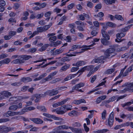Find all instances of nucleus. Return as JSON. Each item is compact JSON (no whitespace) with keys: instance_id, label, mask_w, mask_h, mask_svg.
Here are the masks:
<instances>
[{"instance_id":"nucleus-20","label":"nucleus","mask_w":133,"mask_h":133,"mask_svg":"<svg viewBox=\"0 0 133 133\" xmlns=\"http://www.w3.org/2000/svg\"><path fill=\"white\" fill-rule=\"evenodd\" d=\"M68 115L71 117L77 116L78 115V112L75 110H72L68 113Z\"/></svg>"},{"instance_id":"nucleus-32","label":"nucleus","mask_w":133,"mask_h":133,"mask_svg":"<svg viewBox=\"0 0 133 133\" xmlns=\"http://www.w3.org/2000/svg\"><path fill=\"white\" fill-rule=\"evenodd\" d=\"M128 48L126 46L121 47L119 48H118L116 49V50L118 52H120L122 51L128 49Z\"/></svg>"},{"instance_id":"nucleus-52","label":"nucleus","mask_w":133,"mask_h":133,"mask_svg":"<svg viewBox=\"0 0 133 133\" xmlns=\"http://www.w3.org/2000/svg\"><path fill=\"white\" fill-rule=\"evenodd\" d=\"M43 29V27L42 26L37 27V30L38 33L44 31Z\"/></svg>"},{"instance_id":"nucleus-22","label":"nucleus","mask_w":133,"mask_h":133,"mask_svg":"<svg viewBox=\"0 0 133 133\" xmlns=\"http://www.w3.org/2000/svg\"><path fill=\"white\" fill-rule=\"evenodd\" d=\"M49 46V45L48 44H44L39 49V50L41 52L45 50Z\"/></svg>"},{"instance_id":"nucleus-15","label":"nucleus","mask_w":133,"mask_h":133,"mask_svg":"<svg viewBox=\"0 0 133 133\" xmlns=\"http://www.w3.org/2000/svg\"><path fill=\"white\" fill-rule=\"evenodd\" d=\"M11 61L10 59L9 58H6L3 59L0 61V66L2 64H8Z\"/></svg>"},{"instance_id":"nucleus-63","label":"nucleus","mask_w":133,"mask_h":133,"mask_svg":"<svg viewBox=\"0 0 133 133\" xmlns=\"http://www.w3.org/2000/svg\"><path fill=\"white\" fill-rule=\"evenodd\" d=\"M8 22H16V20L14 18H11L8 20Z\"/></svg>"},{"instance_id":"nucleus-53","label":"nucleus","mask_w":133,"mask_h":133,"mask_svg":"<svg viewBox=\"0 0 133 133\" xmlns=\"http://www.w3.org/2000/svg\"><path fill=\"white\" fill-rule=\"evenodd\" d=\"M75 4L74 3H71L69 4L67 6V8L68 10H70L72 9L74 6Z\"/></svg>"},{"instance_id":"nucleus-2","label":"nucleus","mask_w":133,"mask_h":133,"mask_svg":"<svg viewBox=\"0 0 133 133\" xmlns=\"http://www.w3.org/2000/svg\"><path fill=\"white\" fill-rule=\"evenodd\" d=\"M108 26L106 24L103 27V29L101 30V32L103 37L104 38L101 40L102 43L104 45H109L110 42L108 40L110 39V36L105 30L107 28Z\"/></svg>"},{"instance_id":"nucleus-40","label":"nucleus","mask_w":133,"mask_h":133,"mask_svg":"<svg viewBox=\"0 0 133 133\" xmlns=\"http://www.w3.org/2000/svg\"><path fill=\"white\" fill-rule=\"evenodd\" d=\"M81 48L80 45H75L72 46L71 49L72 50H76L78 48L80 49Z\"/></svg>"},{"instance_id":"nucleus-64","label":"nucleus","mask_w":133,"mask_h":133,"mask_svg":"<svg viewBox=\"0 0 133 133\" xmlns=\"http://www.w3.org/2000/svg\"><path fill=\"white\" fill-rule=\"evenodd\" d=\"M61 9L57 8H56L54 10V12H56L57 13H59L61 11Z\"/></svg>"},{"instance_id":"nucleus-21","label":"nucleus","mask_w":133,"mask_h":133,"mask_svg":"<svg viewBox=\"0 0 133 133\" xmlns=\"http://www.w3.org/2000/svg\"><path fill=\"white\" fill-rule=\"evenodd\" d=\"M58 93L57 90H55L54 89L49 90V94L50 96H52L57 95Z\"/></svg>"},{"instance_id":"nucleus-18","label":"nucleus","mask_w":133,"mask_h":133,"mask_svg":"<svg viewBox=\"0 0 133 133\" xmlns=\"http://www.w3.org/2000/svg\"><path fill=\"white\" fill-rule=\"evenodd\" d=\"M86 62L83 61H80L77 62L76 64H73V65L76 66L78 67L85 64Z\"/></svg>"},{"instance_id":"nucleus-10","label":"nucleus","mask_w":133,"mask_h":133,"mask_svg":"<svg viewBox=\"0 0 133 133\" xmlns=\"http://www.w3.org/2000/svg\"><path fill=\"white\" fill-rule=\"evenodd\" d=\"M75 23L77 25H80V26H77V28L79 30L82 31L84 30L83 28L84 26V24L83 22L80 21H77L75 22Z\"/></svg>"},{"instance_id":"nucleus-30","label":"nucleus","mask_w":133,"mask_h":133,"mask_svg":"<svg viewBox=\"0 0 133 133\" xmlns=\"http://www.w3.org/2000/svg\"><path fill=\"white\" fill-rule=\"evenodd\" d=\"M37 108L38 109L41 111H42L44 112H46L47 110L46 108L44 106H38Z\"/></svg>"},{"instance_id":"nucleus-58","label":"nucleus","mask_w":133,"mask_h":133,"mask_svg":"<svg viewBox=\"0 0 133 133\" xmlns=\"http://www.w3.org/2000/svg\"><path fill=\"white\" fill-rule=\"evenodd\" d=\"M85 19L84 17V15L83 14H81L79 15V19L81 21H83Z\"/></svg>"},{"instance_id":"nucleus-54","label":"nucleus","mask_w":133,"mask_h":133,"mask_svg":"<svg viewBox=\"0 0 133 133\" xmlns=\"http://www.w3.org/2000/svg\"><path fill=\"white\" fill-rule=\"evenodd\" d=\"M73 126L74 127H79L81 126V124L79 122H75L73 124Z\"/></svg>"},{"instance_id":"nucleus-14","label":"nucleus","mask_w":133,"mask_h":133,"mask_svg":"<svg viewBox=\"0 0 133 133\" xmlns=\"http://www.w3.org/2000/svg\"><path fill=\"white\" fill-rule=\"evenodd\" d=\"M70 130L75 133H83L81 129L74 128L71 127Z\"/></svg>"},{"instance_id":"nucleus-11","label":"nucleus","mask_w":133,"mask_h":133,"mask_svg":"<svg viewBox=\"0 0 133 133\" xmlns=\"http://www.w3.org/2000/svg\"><path fill=\"white\" fill-rule=\"evenodd\" d=\"M30 119L36 124H41L43 122V121L39 118H30Z\"/></svg>"},{"instance_id":"nucleus-60","label":"nucleus","mask_w":133,"mask_h":133,"mask_svg":"<svg viewBox=\"0 0 133 133\" xmlns=\"http://www.w3.org/2000/svg\"><path fill=\"white\" fill-rule=\"evenodd\" d=\"M44 15V14L42 12L40 14H38L36 16V17L37 19H39L42 17Z\"/></svg>"},{"instance_id":"nucleus-49","label":"nucleus","mask_w":133,"mask_h":133,"mask_svg":"<svg viewBox=\"0 0 133 133\" xmlns=\"http://www.w3.org/2000/svg\"><path fill=\"white\" fill-rule=\"evenodd\" d=\"M84 85V84L82 82H81L79 83L76 85V86H77L78 89L79 88L81 87H83Z\"/></svg>"},{"instance_id":"nucleus-1","label":"nucleus","mask_w":133,"mask_h":133,"mask_svg":"<svg viewBox=\"0 0 133 133\" xmlns=\"http://www.w3.org/2000/svg\"><path fill=\"white\" fill-rule=\"evenodd\" d=\"M70 98H67L60 102H58L53 104V107H56L59 106H62L55 110L57 114L58 115L63 114L65 113L66 111L71 110V108L72 107L71 105L67 104L62 106L65 104L67 101H70Z\"/></svg>"},{"instance_id":"nucleus-50","label":"nucleus","mask_w":133,"mask_h":133,"mask_svg":"<svg viewBox=\"0 0 133 133\" xmlns=\"http://www.w3.org/2000/svg\"><path fill=\"white\" fill-rule=\"evenodd\" d=\"M94 60L95 63H100L102 62L103 60L100 58L95 59H94Z\"/></svg>"},{"instance_id":"nucleus-3","label":"nucleus","mask_w":133,"mask_h":133,"mask_svg":"<svg viewBox=\"0 0 133 133\" xmlns=\"http://www.w3.org/2000/svg\"><path fill=\"white\" fill-rule=\"evenodd\" d=\"M22 59H16L12 61L11 63L13 64H21L24 62V60H28L30 58H31L32 57L31 56L26 55H23L21 57Z\"/></svg>"},{"instance_id":"nucleus-25","label":"nucleus","mask_w":133,"mask_h":133,"mask_svg":"<svg viewBox=\"0 0 133 133\" xmlns=\"http://www.w3.org/2000/svg\"><path fill=\"white\" fill-rule=\"evenodd\" d=\"M133 25L132 24H131L128 25L125 27L122 28L121 29V31L123 32H125L129 30L130 28Z\"/></svg>"},{"instance_id":"nucleus-43","label":"nucleus","mask_w":133,"mask_h":133,"mask_svg":"<svg viewBox=\"0 0 133 133\" xmlns=\"http://www.w3.org/2000/svg\"><path fill=\"white\" fill-rule=\"evenodd\" d=\"M16 33V32L15 31H11L9 32V35L11 38L12 36L15 35Z\"/></svg>"},{"instance_id":"nucleus-46","label":"nucleus","mask_w":133,"mask_h":133,"mask_svg":"<svg viewBox=\"0 0 133 133\" xmlns=\"http://www.w3.org/2000/svg\"><path fill=\"white\" fill-rule=\"evenodd\" d=\"M70 74L68 75L63 80V82H65L67 81L70 80L72 79L71 76Z\"/></svg>"},{"instance_id":"nucleus-19","label":"nucleus","mask_w":133,"mask_h":133,"mask_svg":"<svg viewBox=\"0 0 133 133\" xmlns=\"http://www.w3.org/2000/svg\"><path fill=\"white\" fill-rule=\"evenodd\" d=\"M1 96V95L4 96L6 97H8L11 95L10 92L8 91H3L0 92Z\"/></svg>"},{"instance_id":"nucleus-7","label":"nucleus","mask_w":133,"mask_h":133,"mask_svg":"<svg viewBox=\"0 0 133 133\" xmlns=\"http://www.w3.org/2000/svg\"><path fill=\"white\" fill-rule=\"evenodd\" d=\"M85 66L86 70L89 71V73L87 74V77H90L92 74H94L93 69H94V66L92 65H87Z\"/></svg>"},{"instance_id":"nucleus-57","label":"nucleus","mask_w":133,"mask_h":133,"mask_svg":"<svg viewBox=\"0 0 133 133\" xmlns=\"http://www.w3.org/2000/svg\"><path fill=\"white\" fill-rule=\"evenodd\" d=\"M96 78L97 76L96 75L94 76L91 78L90 81V82L91 83H93L96 79Z\"/></svg>"},{"instance_id":"nucleus-23","label":"nucleus","mask_w":133,"mask_h":133,"mask_svg":"<svg viewBox=\"0 0 133 133\" xmlns=\"http://www.w3.org/2000/svg\"><path fill=\"white\" fill-rule=\"evenodd\" d=\"M109 130L107 129H99L95 131H94V133H105L107 131H109Z\"/></svg>"},{"instance_id":"nucleus-47","label":"nucleus","mask_w":133,"mask_h":133,"mask_svg":"<svg viewBox=\"0 0 133 133\" xmlns=\"http://www.w3.org/2000/svg\"><path fill=\"white\" fill-rule=\"evenodd\" d=\"M8 56V54H5L2 53L0 55V59H4V58L7 57Z\"/></svg>"},{"instance_id":"nucleus-8","label":"nucleus","mask_w":133,"mask_h":133,"mask_svg":"<svg viewBox=\"0 0 133 133\" xmlns=\"http://www.w3.org/2000/svg\"><path fill=\"white\" fill-rule=\"evenodd\" d=\"M114 112L113 111L111 112L109 116L108 121V125L110 127L112 126L114 123Z\"/></svg>"},{"instance_id":"nucleus-62","label":"nucleus","mask_w":133,"mask_h":133,"mask_svg":"<svg viewBox=\"0 0 133 133\" xmlns=\"http://www.w3.org/2000/svg\"><path fill=\"white\" fill-rule=\"evenodd\" d=\"M106 24L108 27H113L114 24L111 22H108L106 23Z\"/></svg>"},{"instance_id":"nucleus-61","label":"nucleus","mask_w":133,"mask_h":133,"mask_svg":"<svg viewBox=\"0 0 133 133\" xmlns=\"http://www.w3.org/2000/svg\"><path fill=\"white\" fill-rule=\"evenodd\" d=\"M94 26L97 28H99V23L97 21H95L93 22Z\"/></svg>"},{"instance_id":"nucleus-51","label":"nucleus","mask_w":133,"mask_h":133,"mask_svg":"<svg viewBox=\"0 0 133 133\" xmlns=\"http://www.w3.org/2000/svg\"><path fill=\"white\" fill-rule=\"evenodd\" d=\"M83 127L85 131L86 132H88L89 130V128L87 125L86 123H84L83 124Z\"/></svg>"},{"instance_id":"nucleus-39","label":"nucleus","mask_w":133,"mask_h":133,"mask_svg":"<svg viewBox=\"0 0 133 133\" xmlns=\"http://www.w3.org/2000/svg\"><path fill=\"white\" fill-rule=\"evenodd\" d=\"M104 16V13L102 12H100L98 13L97 15H94V16L96 17H99L101 18L103 17Z\"/></svg>"},{"instance_id":"nucleus-37","label":"nucleus","mask_w":133,"mask_h":133,"mask_svg":"<svg viewBox=\"0 0 133 133\" xmlns=\"http://www.w3.org/2000/svg\"><path fill=\"white\" fill-rule=\"evenodd\" d=\"M125 126H129L131 128L133 129V122H125Z\"/></svg>"},{"instance_id":"nucleus-41","label":"nucleus","mask_w":133,"mask_h":133,"mask_svg":"<svg viewBox=\"0 0 133 133\" xmlns=\"http://www.w3.org/2000/svg\"><path fill=\"white\" fill-rule=\"evenodd\" d=\"M56 36H54L50 37L49 38V40L52 43V44L53 42H54V41H55L56 40Z\"/></svg>"},{"instance_id":"nucleus-59","label":"nucleus","mask_w":133,"mask_h":133,"mask_svg":"<svg viewBox=\"0 0 133 133\" xmlns=\"http://www.w3.org/2000/svg\"><path fill=\"white\" fill-rule=\"evenodd\" d=\"M127 96V95L126 94H124V95H122L118 97L117 100L116 101H118L119 100L121 99H122L125 97H126Z\"/></svg>"},{"instance_id":"nucleus-48","label":"nucleus","mask_w":133,"mask_h":133,"mask_svg":"<svg viewBox=\"0 0 133 133\" xmlns=\"http://www.w3.org/2000/svg\"><path fill=\"white\" fill-rule=\"evenodd\" d=\"M85 67V66L79 70L77 71V73L81 72V74L83 72H84L85 70H86Z\"/></svg>"},{"instance_id":"nucleus-38","label":"nucleus","mask_w":133,"mask_h":133,"mask_svg":"<svg viewBox=\"0 0 133 133\" xmlns=\"http://www.w3.org/2000/svg\"><path fill=\"white\" fill-rule=\"evenodd\" d=\"M115 18L117 20L121 21H123V19L122 16L119 15H115Z\"/></svg>"},{"instance_id":"nucleus-36","label":"nucleus","mask_w":133,"mask_h":133,"mask_svg":"<svg viewBox=\"0 0 133 133\" xmlns=\"http://www.w3.org/2000/svg\"><path fill=\"white\" fill-rule=\"evenodd\" d=\"M18 115H22L24 114L25 112H28L26 108L22 109L21 111H18Z\"/></svg>"},{"instance_id":"nucleus-35","label":"nucleus","mask_w":133,"mask_h":133,"mask_svg":"<svg viewBox=\"0 0 133 133\" xmlns=\"http://www.w3.org/2000/svg\"><path fill=\"white\" fill-rule=\"evenodd\" d=\"M22 116H16L12 117L11 119L14 121L21 120L22 119Z\"/></svg>"},{"instance_id":"nucleus-34","label":"nucleus","mask_w":133,"mask_h":133,"mask_svg":"<svg viewBox=\"0 0 133 133\" xmlns=\"http://www.w3.org/2000/svg\"><path fill=\"white\" fill-rule=\"evenodd\" d=\"M102 119L103 120H105L106 118L107 111L105 110H104L102 114Z\"/></svg>"},{"instance_id":"nucleus-45","label":"nucleus","mask_w":133,"mask_h":133,"mask_svg":"<svg viewBox=\"0 0 133 133\" xmlns=\"http://www.w3.org/2000/svg\"><path fill=\"white\" fill-rule=\"evenodd\" d=\"M4 116L6 117L11 116V111H9L4 114Z\"/></svg>"},{"instance_id":"nucleus-12","label":"nucleus","mask_w":133,"mask_h":133,"mask_svg":"<svg viewBox=\"0 0 133 133\" xmlns=\"http://www.w3.org/2000/svg\"><path fill=\"white\" fill-rule=\"evenodd\" d=\"M73 103L75 104L79 105L82 103H85L86 102L84 99L81 98L78 100H75Z\"/></svg>"},{"instance_id":"nucleus-27","label":"nucleus","mask_w":133,"mask_h":133,"mask_svg":"<svg viewBox=\"0 0 133 133\" xmlns=\"http://www.w3.org/2000/svg\"><path fill=\"white\" fill-rule=\"evenodd\" d=\"M64 50L63 49L60 48L59 49H57L55 50L53 52V55H57L62 52Z\"/></svg>"},{"instance_id":"nucleus-13","label":"nucleus","mask_w":133,"mask_h":133,"mask_svg":"<svg viewBox=\"0 0 133 133\" xmlns=\"http://www.w3.org/2000/svg\"><path fill=\"white\" fill-rule=\"evenodd\" d=\"M71 127H69L65 125H62L58 126L57 128V130H61L68 129H71Z\"/></svg>"},{"instance_id":"nucleus-31","label":"nucleus","mask_w":133,"mask_h":133,"mask_svg":"<svg viewBox=\"0 0 133 133\" xmlns=\"http://www.w3.org/2000/svg\"><path fill=\"white\" fill-rule=\"evenodd\" d=\"M52 24L51 22H50L48 25H46L44 26L43 27L44 31H45L48 30L49 28H50L51 26L52 25Z\"/></svg>"},{"instance_id":"nucleus-33","label":"nucleus","mask_w":133,"mask_h":133,"mask_svg":"<svg viewBox=\"0 0 133 133\" xmlns=\"http://www.w3.org/2000/svg\"><path fill=\"white\" fill-rule=\"evenodd\" d=\"M18 108V106L16 105H12L10 107L9 109L12 111H15Z\"/></svg>"},{"instance_id":"nucleus-29","label":"nucleus","mask_w":133,"mask_h":133,"mask_svg":"<svg viewBox=\"0 0 133 133\" xmlns=\"http://www.w3.org/2000/svg\"><path fill=\"white\" fill-rule=\"evenodd\" d=\"M37 51V49L35 48H30L28 49L27 51L28 54L34 53Z\"/></svg>"},{"instance_id":"nucleus-24","label":"nucleus","mask_w":133,"mask_h":133,"mask_svg":"<svg viewBox=\"0 0 133 133\" xmlns=\"http://www.w3.org/2000/svg\"><path fill=\"white\" fill-rule=\"evenodd\" d=\"M125 123H122L119 125H116L114 128V129L117 130L121 129L123 127H125Z\"/></svg>"},{"instance_id":"nucleus-5","label":"nucleus","mask_w":133,"mask_h":133,"mask_svg":"<svg viewBox=\"0 0 133 133\" xmlns=\"http://www.w3.org/2000/svg\"><path fill=\"white\" fill-rule=\"evenodd\" d=\"M14 128L8 127L5 125H2L0 126V133H7L12 130Z\"/></svg>"},{"instance_id":"nucleus-28","label":"nucleus","mask_w":133,"mask_h":133,"mask_svg":"<svg viewBox=\"0 0 133 133\" xmlns=\"http://www.w3.org/2000/svg\"><path fill=\"white\" fill-rule=\"evenodd\" d=\"M115 69L114 68H110L107 69L105 72L106 74H110L114 72Z\"/></svg>"},{"instance_id":"nucleus-55","label":"nucleus","mask_w":133,"mask_h":133,"mask_svg":"<svg viewBox=\"0 0 133 133\" xmlns=\"http://www.w3.org/2000/svg\"><path fill=\"white\" fill-rule=\"evenodd\" d=\"M79 69V68L78 67H73L72 68L71 70V72H74L77 71Z\"/></svg>"},{"instance_id":"nucleus-16","label":"nucleus","mask_w":133,"mask_h":133,"mask_svg":"<svg viewBox=\"0 0 133 133\" xmlns=\"http://www.w3.org/2000/svg\"><path fill=\"white\" fill-rule=\"evenodd\" d=\"M95 44V43H93L92 44L88 46H87L86 45H83L82 46V47L84 48L82 49L81 50H83V52L85 51L86 50H90L91 49L90 47L92 46Z\"/></svg>"},{"instance_id":"nucleus-17","label":"nucleus","mask_w":133,"mask_h":133,"mask_svg":"<svg viewBox=\"0 0 133 133\" xmlns=\"http://www.w3.org/2000/svg\"><path fill=\"white\" fill-rule=\"evenodd\" d=\"M21 81L24 83H27L31 81L32 79L29 77H23L21 79Z\"/></svg>"},{"instance_id":"nucleus-42","label":"nucleus","mask_w":133,"mask_h":133,"mask_svg":"<svg viewBox=\"0 0 133 133\" xmlns=\"http://www.w3.org/2000/svg\"><path fill=\"white\" fill-rule=\"evenodd\" d=\"M29 86H23L21 88V90L23 92H25L29 88Z\"/></svg>"},{"instance_id":"nucleus-6","label":"nucleus","mask_w":133,"mask_h":133,"mask_svg":"<svg viewBox=\"0 0 133 133\" xmlns=\"http://www.w3.org/2000/svg\"><path fill=\"white\" fill-rule=\"evenodd\" d=\"M43 115L46 117L50 118H52L55 120L59 121H62L63 120V119L62 118L56 117L55 115H52L45 113H43Z\"/></svg>"},{"instance_id":"nucleus-4","label":"nucleus","mask_w":133,"mask_h":133,"mask_svg":"<svg viewBox=\"0 0 133 133\" xmlns=\"http://www.w3.org/2000/svg\"><path fill=\"white\" fill-rule=\"evenodd\" d=\"M110 48L107 49L104 52V55L107 58L109 57L112 53L114 52L115 50V46H111Z\"/></svg>"},{"instance_id":"nucleus-44","label":"nucleus","mask_w":133,"mask_h":133,"mask_svg":"<svg viewBox=\"0 0 133 133\" xmlns=\"http://www.w3.org/2000/svg\"><path fill=\"white\" fill-rule=\"evenodd\" d=\"M62 43V42L61 41H57L56 42H53V45L54 46H57L59 45L60 44Z\"/></svg>"},{"instance_id":"nucleus-26","label":"nucleus","mask_w":133,"mask_h":133,"mask_svg":"<svg viewBox=\"0 0 133 133\" xmlns=\"http://www.w3.org/2000/svg\"><path fill=\"white\" fill-rule=\"evenodd\" d=\"M70 65L69 64H67L62 66L60 70V71H65L68 69L70 67Z\"/></svg>"},{"instance_id":"nucleus-9","label":"nucleus","mask_w":133,"mask_h":133,"mask_svg":"<svg viewBox=\"0 0 133 133\" xmlns=\"http://www.w3.org/2000/svg\"><path fill=\"white\" fill-rule=\"evenodd\" d=\"M57 72V71H55L52 73H50L47 77L43 79L42 80V81L44 82H45L46 81H48L49 80H50L51 79L52 77L55 76Z\"/></svg>"},{"instance_id":"nucleus-56","label":"nucleus","mask_w":133,"mask_h":133,"mask_svg":"<svg viewBox=\"0 0 133 133\" xmlns=\"http://www.w3.org/2000/svg\"><path fill=\"white\" fill-rule=\"evenodd\" d=\"M1 123L5 122L10 121V119L8 118L0 119Z\"/></svg>"}]
</instances>
